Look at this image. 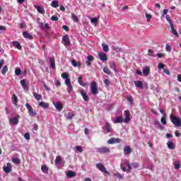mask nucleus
Masks as SVG:
<instances>
[{"instance_id":"ddd939ff","label":"nucleus","mask_w":181,"mask_h":181,"mask_svg":"<svg viewBox=\"0 0 181 181\" xmlns=\"http://www.w3.org/2000/svg\"><path fill=\"white\" fill-rule=\"evenodd\" d=\"M80 93L84 101H88V95H87V92L84 89H81Z\"/></svg>"},{"instance_id":"9b49d317","label":"nucleus","mask_w":181,"mask_h":181,"mask_svg":"<svg viewBox=\"0 0 181 181\" xmlns=\"http://www.w3.org/2000/svg\"><path fill=\"white\" fill-rule=\"evenodd\" d=\"M41 30H50V26L49 25L48 23H45L43 25V23H40L39 25Z\"/></svg>"},{"instance_id":"1a4fd4ad","label":"nucleus","mask_w":181,"mask_h":181,"mask_svg":"<svg viewBox=\"0 0 181 181\" xmlns=\"http://www.w3.org/2000/svg\"><path fill=\"white\" fill-rule=\"evenodd\" d=\"M99 59L101 60V62H105L107 60H108V57H107V54L104 52H100L98 54Z\"/></svg>"},{"instance_id":"8fccbe9b","label":"nucleus","mask_w":181,"mask_h":181,"mask_svg":"<svg viewBox=\"0 0 181 181\" xmlns=\"http://www.w3.org/2000/svg\"><path fill=\"white\" fill-rule=\"evenodd\" d=\"M65 84L67 86L71 85V81L70 80V78H67L66 79H65Z\"/></svg>"},{"instance_id":"c756f323","label":"nucleus","mask_w":181,"mask_h":181,"mask_svg":"<svg viewBox=\"0 0 181 181\" xmlns=\"http://www.w3.org/2000/svg\"><path fill=\"white\" fill-rule=\"evenodd\" d=\"M33 96L37 100V101H40L42 100V95L36 93V92H33Z\"/></svg>"},{"instance_id":"4c0bfd02","label":"nucleus","mask_w":181,"mask_h":181,"mask_svg":"<svg viewBox=\"0 0 181 181\" xmlns=\"http://www.w3.org/2000/svg\"><path fill=\"white\" fill-rule=\"evenodd\" d=\"M12 98L13 100V104L16 105H18V96H16L15 94L13 95Z\"/></svg>"},{"instance_id":"6e6d98bb","label":"nucleus","mask_w":181,"mask_h":181,"mask_svg":"<svg viewBox=\"0 0 181 181\" xmlns=\"http://www.w3.org/2000/svg\"><path fill=\"white\" fill-rule=\"evenodd\" d=\"M76 151H78V152H83V151H84L83 149V147H81V146H76Z\"/></svg>"},{"instance_id":"3c124183","label":"nucleus","mask_w":181,"mask_h":181,"mask_svg":"<svg viewBox=\"0 0 181 181\" xmlns=\"http://www.w3.org/2000/svg\"><path fill=\"white\" fill-rule=\"evenodd\" d=\"M18 25L20 26V29H25L26 28V23H20Z\"/></svg>"},{"instance_id":"f03ea898","label":"nucleus","mask_w":181,"mask_h":181,"mask_svg":"<svg viewBox=\"0 0 181 181\" xmlns=\"http://www.w3.org/2000/svg\"><path fill=\"white\" fill-rule=\"evenodd\" d=\"M90 91L93 95H97V94H98V86H97V82L93 81L90 83Z\"/></svg>"},{"instance_id":"c03bdc74","label":"nucleus","mask_w":181,"mask_h":181,"mask_svg":"<svg viewBox=\"0 0 181 181\" xmlns=\"http://www.w3.org/2000/svg\"><path fill=\"white\" fill-rule=\"evenodd\" d=\"M102 47L103 48V50L107 53L110 49L108 48V45L105 44H102Z\"/></svg>"},{"instance_id":"c85d7f7f","label":"nucleus","mask_w":181,"mask_h":181,"mask_svg":"<svg viewBox=\"0 0 181 181\" xmlns=\"http://www.w3.org/2000/svg\"><path fill=\"white\" fill-rule=\"evenodd\" d=\"M39 107H41V108H47L49 107V103H46L43 101H41L39 104H38Z\"/></svg>"},{"instance_id":"603ef678","label":"nucleus","mask_w":181,"mask_h":181,"mask_svg":"<svg viewBox=\"0 0 181 181\" xmlns=\"http://www.w3.org/2000/svg\"><path fill=\"white\" fill-rule=\"evenodd\" d=\"M175 169H176L177 170L180 169V163L179 162H175Z\"/></svg>"},{"instance_id":"c9c22d12","label":"nucleus","mask_w":181,"mask_h":181,"mask_svg":"<svg viewBox=\"0 0 181 181\" xmlns=\"http://www.w3.org/2000/svg\"><path fill=\"white\" fill-rule=\"evenodd\" d=\"M74 117V113L68 112L66 115V119H73Z\"/></svg>"},{"instance_id":"0eeeda50","label":"nucleus","mask_w":181,"mask_h":181,"mask_svg":"<svg viewBox=\"0 0 181 181\" xmlns=\"http://www.w3.org/2000/svg\"><path fill=\"white\" fill-rule=\"evenodd\" d=\"M3 170L5 173H11L12 172V165H11V163H7L6 165H4Z\"/></svg>"},{"instance_id":"5701e85b","label":"nucleus","mask_w":181,"mask_h":181,"mask_svg":"<svg viewBox=\"0 0 181 181\" xmlns=\"http://www.w3.org/2000/svg\"><path fill=\"white\" fill-rule=\"evenodd\" d=\"M167 146L168 149H175L176 148V146H175V143H173V141H168L167 143Z\"/></svg>"},{"instance_id":"a18cd8bd","label":"nucleus","mask_w":181,"mask_h":181,"mask_svg":"<svg viewBox=\"0 0 181 181\" xmlns=\"http://www.w3.org/2000/svg\"><path fill=\"white\" fill-rule=\"evenodd\" d=\"M112 49V50H115V52H116L117 53H119V52H121V48H119V47L113 46Z\"/></svg>"},{"instance_id":"b1692460","label":"nucleus","mask_w":181,"mask_h":181,"mask_svg":"<svg viewBox=\"0 0 181 181\" xmlns=\"http://www.w3.org/2000/svg\"><path fill=\"white\" fill-rule=\"evenodd\" d=\"M71 18L73 19L74 22H75L76 23L80 22L78 17L74 13H71Z\"/></svg>"},{"instance_id":"79ce46f5","label":"nucleus","mask_w":181,"mask_h":181,"mask_svg":"<svg viewBox=\"0 0 181 181\" xmlns=\"http://www.w3.org/2000/svg\"><path fill=\"white\" fill-rule=\"evenodd\" d=\"M161 124H163V125H166L167 122H166V116L164 115L161 117Z\"/></svg>"},{"instance_id":"20e7f679","label":"nucleus","mask_w":181,"mask_h":181,"mask_svg":"<svg viewBox=\"0 0 181 181\" xmlns=\"http://www.w3.org/2000/svg\"><path fill=\"white\" fill-rule=\"evenodd\" d=\"M96 168H98V170L102 172V173H106V175H110V173L108 172V170H107V168H105V166H104V165L101 163H97Z\"/></svg>"},{"instance_id":"a19ab883","label":"nucleus","mask_w":181,"mask_h":181,"mask_svg":"<svg viewBox=\"0 0 181 181\" xmlns=\"http://www.w3.org/2000/svg\"><path fill=\"white\" fill-rule=\"evenodd\" d=\"M148 56H151V57H156V55L153 54L154 52L152 49L148 50Z\"/></svg>"},{"instance_id":"72a5a7b5","label":"nucleus","mask_w":181,"mask_h":181,"mask_svg":"<svg viewBox=\"0 0 181 181\" xmlns=\"http://www.w3.org/2000/svg\"><path fill=\"white\" fill-rule=\"evenodd\" d=\"M41 170L43 172V173H47V172H49V168L46 165H42Z\"/></svg>"},{"instance_id":"052dcab7","label":"nucleus","mask_w":181,"mask_h":181,"mask_svg":"<svg viewBox=\"0 0 181 181\" xmlns=\"http://www.w3.org/2000/svg\"><path fill=\"white\" fill-rule=\"evenodd\" d=\"M163 67H165V64H163L162 63L158 64V70H162V69H163Z\"/></svg>"},{"instance_id":"39448f33","label":"nucleus","mask_w":181,"mask_h":181,"mask_svg":"<svg viewBox=\"0 0 181 181\" xmlns=\"http://www.w3.org/2000/svg\"><path fill=\"white\" fill-rule=\"evenodd\" d=\"M97 152H98V153H108L110 152V148L107 147V146H103L100 148H98L96 149Z\"/></svg>"},{"instance_id":"e2e57ef3","label":"nucleus","mask_w":181,"mask_h":181,"mask_svg":"<svg viewBox=\"0 0 181 181\" xmlns=\"http://www.w3.org/2000/svg\"><path fill=\"white\" fill-rule=\"evenodd\" d=\"M24 138H25L28 141H29V139H30V134L29 133H25L24 134Z\"/></svg>"},{"instance_id":"7c9ffc66","label":"nucleus","mask_w":181,"mask_h":181,"mask_svg":"<svg viewBox=\"0 0 181 181\" xmlns=\"http://www.w3.org/2000/svg\"><path fill=\"white\" fill-rule=\"evenodd\" d=\"M62 156H57L55 159V165H60L62 163Z\"/></svg>"},{"instance_id":"2eb2a0df","label":"nucleus","mask_w":181,"mask_h":181,"mask_svg":"<svg viewBox=\"0 0 181 181\" xmlns=\"http://www.w3.org/2000/svg\"><path fill=\"white\" fill-rule=\"evenodd\" d=\"M49 64L50 67L54 70L56 69V62H54V57H50L49 58Z\"/></svg>"},{"instance_id":"f8f14e48","label":"nucleus","mask_w":181,"mask_h":181,"mask_svg":"<svg viewBox=\"0 0 181 181\" xmlns=\"http://www.w3.org/2000/svg\"><path fill=\"white\" fill-rule=\"evenodd\" d=\"M109 66H110V69H112V70H114L115 73L118 71V70L117 69V64L114 61L109 62Z\"/></svg>"},{"instance_id":"4be33fe9","label":"nucleus","mask_w":181,"mask_h":181,"mask_svg":"<svg viewBox=\"0 0 181 181\" xmlns=\"http://www.w3.org/2000/svg\"><path fill=\"white\" fill-rule=\"evenodd\" d=\"M105 128L107 130V134H110L111 131H112V128H111V125L110 124V122H105Z\"/></svg>"},{"instance_id":"680f3d73","label":"nucleus","mask_w":181,"mask_h":181,"mask_svg":"<svg viewBox=\"0 0 181 181\" xmlns=\"http://www.w3.org/2000/svg\"><path fill=\"white\" fill-rule=\"evenodd\" d=\"M169 18H170L169 16H165V19L167 20V21L168 22V23L170 24V25H173V23H172V20H170Z\"/></svg>"},{"instance_id":"49530a36","label":"nucleus","mask_w":181,"mask_h":181,"mask_svg":"<svg viewBox=\"0 0 181 181\" xmlns=\"http://www.w3.org/2000/svg\"><path fill=\"white\" fill-rule=\"evenodd\" d=\"M21 73H22V70H21V69L18 68L15 69L16 76H21Z\"/></svg>"},{"instance_id":"9d476101","label":"nucleus","mask_w":181,"mask_h":181,"mask_svg":"<svg viewBox=\"0 0 181 181\" xmlns=\"http://www.w3.org/2000/svg\"><path fill=\"white\" fill-rule=\"evenodd\" d=\"M10 124L13 125H18L19 124V115H17L15 117L10 119Z\"/></svg>"},{"instance_id":"de8ad7c7","label":"nucleus","mask_w":181,"mask_h":181,"mask_svg":"<svg viewBox=\"0 0 181 181\" xmlns=\"http://www.w3.org/2000/svg\"><path fill=\"white\" fill-rule=\"evenodd\" d=\"M115 176L117 177L118 179H120V180L124 179V176H122V175L120 174L119 173H115Z\"/></svg>"},{"instance_id":"dca6fc26","label":"nucleus","mask_w":181,"mask_h":181,"mask_svg":"<svg viewBox=\"0 0 181 181\" xmlns=\"http://www.w3.org/2000/svg\"><path fill=\"white\" fill-rule=\"evenodd\" d=\"M132 152V148L131 147L126 146L124 147V155H129Z\"/></svg>"},{"instance_id":"a878e982","label":"nucleus","mask_w":181,"mask_h":181,"mask_svg":"<svg viewBox=\"0 0 181 181\" xmlns=\"http://www.w3.org/2000/svg\"><path fill=\"white\" fill-rule=\"evenodd\" d=\"M13 45L14 46V47H16V49H18V50L22 49V46H21V43H19V42L13 41Z\"/></svg>"},{"instance_id":"864d4df0","label":"nucleus","mask_w":181,"mask_h":181,"mask_svg":"<svg viewBox=\"0 0 181 181\" xmlns=\"http://www.w3.org/2000/svg\"><path fill=\"white\" fill-rule=\"evenodd\" d=\"M87 59L88 62H90V63L94 62V57H93L92 55H88L87 57Z\"/></svg>"},{"instance_id":"ea45409f","label":"nucleus","mask_w":181,"mask_h":181,"mask_svg":"<svg viewBox=\"0 0 181 181\" xmlns=\"http://www.w3.org/2000/svg\"><path fill=\"white\" fill-rule=\"evenodd\" d=\"M12 162H13V163H15L16 165H19V163H21V160H19V158H13Z\"/></svg>"},{"instance_id":"37998d69","label":"nucleus","mask_w":181,"mask_h":181,"mask_svg":"<svg viewBox=\"0 0 181 181\" xmlns=\"http://www.w3.org/2000/svg\"><path fill=\"white\" fill-rule=\"evenodd\" d=\"M61 76L62 78L66 80V79L69 78V74L64 72L61 74Z\"/></svg>"},{"instance_id":"bb28decb","label":"nucleus","mask_w":181,"mask_h":181,"mask_svg":"<svg viewBox=\"0 0 181 181\" xmlns=\"http://www.w3.org/2000/svg\"><path fill=\"white\" fill-rule=\"evenodd\" d=\"M55 108L58 110V111H62L63 110V105L61 102H57L55 105Z\"/></svg>"},{"instance_id":"aec40b11","label":"nucleus","mask_w":181,"mask_h":181,"mask_svg":"<svg viewBox=\"0 0 181 181\" xmlns=\"http://www.w3.org/2000/svg\"><path fill=\"white\" fill-rule=\"evenodd\" d=\"M170 26L171 28V33H173V35H174L177 37H179V33H177V30H176V29L174 28L173 24H171Z\"/></svg>"},{"instance_id":"58836bf2","label":"nucleus","mask_w":181,"mask_h":181,"mask_svg":"<svg viewBox=\"0 0 181 181\" xmlns=\"http://www.w3.org/2000/svg\"><path fill=\"white\" fill-rule=\"evenodd\" d=\"M7 71H8V66H4L3 67V69H1V74H3V76H5L6 74Z\"/></svg>"},{"instance_id":"4468645a","label":"nucleus","mask_w":181,"mask_h":181,"mask_svg":"<svg viewBox=\"0 0 181 181\" xmlns=\"http://www.w3.org/2000/svg\"><path fill=\"white\" fill-rule=\"evenodd\" d=\"M143 74L146 76H149V74H151V69L148 66H145L143 69Z\"/></svg>"},{"instance_id":"6ab92c4d","label":"nucleus","mask_w":181,"mask_h":181,"mask_svg":"<svg viewBox=\"0 0 181 181\" xmlns=\"http://www.w3.org/2000/svg\"><path fill=\"white\" fill-rule=\"evenodd\" d=\"M71 63L74 67H81V62L80 61L77 62L74 59L71 62Z\"/></svg>"},{"instance_id":"338daca9","label":"nucleus","mask_w":181,"mask_h":181,"mask_svg":"<svg viewBox=\"0 0 181 181\" xmlns=\"http://www.w3.org/2000/svg\"><path fill=\"white\" fill-rule=\"evenodd\" d=\"M51 21H59V17H57V16H52L51 17Z\"/></svg>"},{"instance_id":"a211bd4d","label":"nucleus","mask_w":181,"mask_h":181,"mask_svg":"<svg viewBox=\"0 0 181 181\" xmlns=\"http://www.w3.org/2000/svg\"><path fill=\"white\" fill-rule=\"evenodd\" d=\"M135 86L141 88V90L144 89V83L141 81H135L134 82Z\"/></svg>"},{"instance_id":"2f4dec72","label":"nucleus","mask_w":181,"mask_h":181,"mask_svg":"<svg viewBox=\"0 0 181 181\" xmlns=\"http://www.w3.org/2000/svg\"><path fill=\"white\" fill-rule=\"evenodd\" d=\"M78 82L80 84V86H82V87H86V83H84V82H83V77L82 76H78Z\"/></svg>"},{"instance_id":"393cba45","label":"nucleus","mask_w":181,"mask_h":181,"mask_svg":"<svg viewBox=\"0 0 181 181\" xmlns=\"http://www.w3.org/2000/svg\"><path fill=\"white\" fill-rule=\"evenodd\" d=\"M122 122H124V117L122 116L117 117L115 120V123L116 124H122Z\"/></svg>"},{"instance_id":"412c9836","label":"nucleus","mask_w":181,"mask_h":181,"mask_svg":"<svg viewBox=\"0 0 181 181\" xmlns=\"http://www.w3.org/2000/svg\"><path fill=\"white\" fill-rule=\"evenodd\" d=\"M20 83L24 90H29V86H28V84H26V81H25V79L21 80Z\"/></svg>"},{"instance_id":"09e8293b","label":"nucleus","mask_w":181,"mask_h":181,"mask_svg":"<svg viewBox=\"0 0 181 181\" xmlns=\"http://www.w3.org/2000/svg\"><path fill=\"white\" fill-rule=\"evenodd\" d=\"M127 166L128 167V169H127V173H130L131 170H132V167H131V164L129 163H127Z\"/></svg>"},{"instance_id":"774afa93","label":"nucleus","mask_w":181,"mask_h":181,"mask_svg":"<svg viewBox=\"0 0 181 181\" xmlns=\"http://www.w3.org/2000/svg\"><path fill=\"white\" fill-rule=\"evenodd\" d=\"M124 115L125 117H129L131 115V112H129V110H125Z\"/></svg>"},{"instance_id":"7ed1b4c3","label":"nucleus","mask_w":181,"mask_h":181,"mask_svg":"<svg viewBox=\"0 0 181 181\" xmlns=\"http://www.w3.org/2000/svg\"><path fill=\"white\" fill-rule=\"evenodd\" d=\"M25 107H26V108L28 110V112L29 115H30V117H36V115H37V113L36 112V111H35L33 110V107H32L30 106V105H29V103H26Z\"/></svg>"},{"instance_id":"bf43d9fd","label":"nucleus","mask_w":181,"mask_h":181,"mask_svg":"<svg viewBox=\"0 0 181 181\" xmlns=\"http://www.w3.org/2000/svg\"><path fill=\"white\" fill-rule=\"evenodd\" d=\"M163 73L167 74V76H170V71H169V69H163Z\"/></svg>"},{"instance_id":"423d86ee","label":"nucleus","mask_w":181,"mask_h":181,"mask_svg":"<svg viewBox=\"0 0 181 181\" xmlns=\"http://www.w3.org/2000/svg\"><path fill=\"white\" fill-rule=\"evenodd\" d=\"M121 141L122 140L119 138L115 139L114 137H112L107 141V144H109V145H114V144H119Z\"/></svg>"},{"instance_id":"4d7b16f0","label":"nucleus","mask_w":181,"mask_h":181,"mask_svg":"<svg viewBox=\"0 0 181 181\" xmlns=\"http://www.w3.org/2000/svg\"><path fill=\"white\" fill-rule=\"evenodd\" d=\"M127 101H129L130 104H134V98H132V96L127 97Z\"/></svg>"},{"instance_id":"6e6552de","label":"nucleus","mask_w":181,"mask_h":181,"mask_svg":"<svg viewBox=\"0 0 181 181\" xmlns=\"http://www.w3.org/2000/svg\"><path fill=\"white\" fill-rule=\"evenodd\" d=\"M62 42H64V46H70L71 42H70V38L69 37V35H65L62 37Z\"/></svg>"},{"instance_id":"13d9d810","label":"nucleus","mask_w":181,"mask_h":181,"mask_svg":"<svg viewBox=\"0 0 181 181\" xmlns=\"http://www.w3.org/2000/svg\"><path fill=\"white\" fill-rule=\"evenodd\" d=\"M165 50L166 52H170L172 50V47L169 44H166Z\"/></svg>"},{"instance_id":"f704fd0d","label":"nucleus","mask_w":181,"mask_h":181,"mask_svg":"<svg viewBox=\"0 0 181 181\" xmlns=\"http://www.w3.org/2000/svg\"><path fill=\"white\" fill-rule=\"evenodd\" d=\"M103 71L105 74H111V69H110L108 66L103 67Z\"/></svg>"},{"instance_id":"473e14b6","label":"nucleus","mask_w":181,"mask_h":181,"mask_svg":"<svg viewBox=\"0 0 181 181\" xmlns=\"http://www.w3.org/2000/svg\"><path fill=\"white\" fill-rule=\"evenodd\" d=\"M35 8L37 12H39V13H42V14L45 13V9H43V7L37 6Z\"/></svg>"},{"instance_id":"e433bc0d","label":"nucleus","mask_w":181,"mask_h":181,"mask_svg":"<svg viewBox=\"0 0 181 181\" xmlns=\"http://www.w3.org/2000/svg\"><path fill=\"white\" fill-rule=\"evenodd\" d=\"M51 6L52 8H58L59 7V2L57 1H52Z\"/></svg>"},{"instance_id":"f3484780","label":"nucleus","mask_w":181,"mask_h":181,"mask_svg":"<svg viewBox=\"0 0 181 181\" xmlns=\"http://www.w3.org/2000/svg\"><path fill=\"white\" fill-rule=\"evenodd\" d=\"M23 37H25V39H29V40H32L33 39V36H32V35L29 34L28 32L26 31H23Z\"/></svg>"},{"instance_id":"f257e3e1","label":"nucleus","mask_w":181,"mask_h":181,"mask_svg":"<svg viewBox=\"0 0 181 181\" xmlns=\"http://www.w3.org/2000/svg\"><path fill=\"white\" fill-rule=\"evenodd\" d=\"M170 119L175 127H181V119L175 116L173 114L170 115Z\"/></svg>"},{"instance_id":"5fc2aeb1","label":"nucleus","mask_w":181,"mask_h":181,"mask_svg":"<svg viewBox=\"0 0 181 181\" xmlns=\"http://www.w3.org/2000/svg\"><path fill=\"white\" fill-rule=\"evenodd\" d=\"M146 18L147 19V22H151V19H152V15L146 13Z\"/></svg>"},{"instance_id":"0e129e2a","label":"nucleus","mask_w":181,"mask_h":181,"mask_svg":"<svg viewBox=\"0 0 181 181\" xmlns=\"http://www.w3.org/2000/svg\"><path fill=\"white\" fill-rule=\"evenodd\" d=\"M129 121H131V118H129V116H125L124 122H126V124H128Z\"/></svg>"},{"instance_id":"cd10ccee","label":"nucleus","mask_w":181,"mask_h":181,"mask_svg":"<svg viewBox=\"0 0 181 181\" xmlns=\"http://www.w3.org/2000/svg\"><path fill=\"white\" fill-rule=\"evenodd\" d=\"M68 177H76V173L73 170H69L66 173Z\"/></svg>"},{"instance_id":"69168bd1","label":"nucleus","mask_w":181,"mask_h":181,"mask_svg":"<svg viewBox=\"0 0 181 181\" xmlns=\"http://www.w3.org/2000/svg\"><path fill=\"white\" fill-rule=\"evenodd\" d=\"M131 166H132L133 168H134V169H136V168H139V165H138L137 163H133L131 164Z\"/></svg>"}]
</instances>
